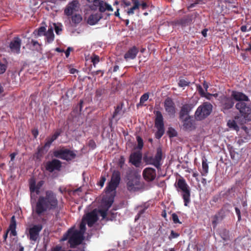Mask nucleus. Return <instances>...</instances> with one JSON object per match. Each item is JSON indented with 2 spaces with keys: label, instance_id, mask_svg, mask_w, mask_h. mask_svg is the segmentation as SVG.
<instances>
[{
  "label": "nucleus",
  "instance_id": "nucleus-3",
  "mask_svg": "<svg viewBox=\"0 0 251 251\" xmlns=\"http://www.w3.org/2000/svg\"><path fill=\"white\" fill-rule=\"evenodd\" d=\"M68 239L70 247L73 248L81 243L83 239V235L80 231L71 228L63 235L61 240L64 241Z\"/></svg>",
  "mask_w": 251,
  "mask_h": 251
},
{
  "label": "nucleus",
  "instance_id": "nucleus-13",
  "mask_svg": "<svg viewBox=\"0 0 251 251\" xmlns=\"http://www.w3.org/2000/svg\"><path fill=\"white\" fill-rule=\"evenodd\" d=\"M61 167V161L56 159H53L51 161H48L45 165L46 170L50 173H52L55 170L60 171Z\"/></svg>",
  "mask_w": 251,
  "mask_h": 251
},
{
  "label": "nucleus",
  "instance_id": "nucleus-20",
  "mask_svg": "<svg viewBox=\"0 0 251 251\" xmlns=\"http://www.w3.org/2000/svg\"><path fill=\"white\" fill-rule=\"evenodd\" d=\"M245 122L243 120H241L240 116H237L235 117L234 120H229L227 122V125L229 127L233 128V129L238 131L239 127L237 124L243 125Z\"/></svg>",
  "mask_w": 251,
  "mask_h": 251
},
{
  "label": "nucleus",
  "instance_id": "nucleus-14",
  "mask_svg": "<svg viewBox=\"0 0 251 251\" xmlns=\"http://www.w3.org/2000/svg\"><path fill=\"white\" fill-rule=\"evenodd\" d=\"M143 176L148 182L154 180L156 176L155 169L151 167L145 168L143 171Z\"/></svg>",
  "mask_w": 251,
  "mask_h": 251
},
{
  "label": "nucleus",
  "instance_id": "nucleus-51",
  "mask_svg": "<svg viewBox=\"0 0 251 251\" xmlns=\"http://www.w3.org/2000/svg\"><path fill=\"white\" fill-rule=\"evenodd\" d=\"M172 220L175 224H181V222H180L178 217L176 213H173L172 215Z\"/></svg>",
  "mask_w": 251,
  "mask_h": 251
},
{
  "label": "nucleus",
  "instance_id": "nucleus-36",
  "mask_svg": "<svg viewBox=\"0 0 251 251\" xmlns=\"http://www.w3.org/2000/svg\"><path fill=\"white\" fill-rule=\"evenodd\" d=\"M132 1L133 3V6L128 9L127 11V13L128 15L133 14L134 13V10L139 9L140 5L139 0H132Z\"/></svg>",
  "mask_w": 251,
  "mask_h": 251
},
{
  "label": "nucleus",
  "instance_id": "nucleus-4",
  "mask_svg": "<svg viewBox=\"0 0 251 251\" xmlns=\"http://www.w3.org/2000/svg\"><path fill=\"white\" fill-rule=\"evenodd\" d=\"M88 7L92 11H97L103 13L106 11H113L111 5L102 0H87Z\"/></svg>",
  "mask_w": 251,
  "mask_h": 251
},
{
  "label": "nucleus",
  "instance_id": "nucleus-33",
  "mask_svg": "<svg viewBox=\"0 0 251 251\" xmlns=\"http://www.w3.org/2000/svg\"><path fill=\"white\" fill-rule=\"evenodd\" d=\"M16 221L15 219V216H13L10 220V223L9 226V229L8 230H10V234L13 236H16L17 235V233L16 231Z\"/></svg>",
  "mask_w": 251,
  "mask_h": 251
},
{
  "label": "nucleus",
  "instance_id": "nucleus-16",
  "mask_svg": "<svg viewBox=\"0 0 251 251\" xmlns=\"http://www.w3.org/2000/svg\"><path fill=\"white\" fill-rule=\"evenodd\" d=\"M225 210L223 208L219 210L214 216L211 217L212 224L214 228H216L218 223L222 221L225 217Z\"/></svg>",
  "mask_w": 251,
  "mask_h": 251
},
{
  "label": "nucleus",
  "instance_id": "nucleus-64",
  "mask_svg": "<svg viewBox=\"0 0 251 251\" xmlns=\"http://www.w3.org/2000/svg\"><path fill=\"white\" fill-rule=\"evenodd\" d=\"M61 247L59 246H56L55 247L51 248V251H60Z\"/></svg>",
  "mask_w": 251,
  "mask_h": 251
},
{
  "label": "nucleus",
  "instance_id": "nucleus-35",
  "mask_svg": "<svg viewBox=\"0 0 251 251\" xmlns=\"http://www.w3.org/2000/svg\"><path fill=\"white\" fill-rule=\"evenodd\" d=\"M45 36H46L47 42L48 43H50L54 40V35L52 27H49L48 30L46 32Z\"/></svg>",
  "mask_w": 251,
  "mask_h": 251
},
{
  "label": "nucleus",
  "instance_id": "nucleus-25",
  "mask_svg": "<svg viewBox=\"0 0 251 251\" xmlns=\"http://www.w3.org/2000/svg\"><path fill=\"white\" fill-rule=\"evenodd\" d=\"M162 152L161 148H158L156 150V153L154 156L155 162H153V165L157 169H160L161 161L162 160Z\"/></svg>",
  "mask_w": 251,
  "mask_h": 251
},
{
  "label": "nucleus",
  "instance_id": "nucleus-58",
  "mask_svg": "<svg viewBox=\"0 0 251 251\" xmlns=\"http://www.w3.org/2000/svg\"><path fill=\"white\" fill-rule=\"evenodd\" d=\"M117 213H109V216L107 218V221H113L116 217Z\"/></svg>",
  "mask_w": 251,
  "mask_h": 251
},
{
  "label": "nucleus",
  "instance_id": "nucleus-21",
  "mask_svg": "<svg viewBox=\"0 0 251 251\" xmlns=\"http://www.w3.org/2000/svg\"><path fill=\"white\" fill-rule=\"evenodd\" d=\"M139 52V49L135 46L129 49L124 55V58L126 60H132L136 58Z\"/></svg>",
  "mask_w": 251,
  "mask_h": 251
},
{
  "label": "nucleus",
  "instance_id": "nucleus-45",
  "mask_svg": "<svg viewBox=\"0 0 251 251\" xmlns=\"http://www.w3.org/2000/svg\"><path fill=\"white\" fill-rule=\"evenodd\" d=\"M149 98V94L148 93L144 94L140 99V104L143 105L148 100Z\"/></svg>",
  "mask_w": 251,
  "mask_h": 251
},
{
  "label": "nucleus",
  "instance_id": "nucleus-30",
  "mask_svg": "<svg viewBox=\"0 0 251 251\" xmlns=\"http://www.w3.org/2000/svg\"><path fill=\"white\" fill-rule=\"evenodd\" d=\"M234 102L230 98H224L222 100L223 107L225 109H229L234 105Z\"/></svg>",
  "mask_w": 251,
  "mask_h": 251
},
{
  "label": "nucleus",
  "instance_id": "nucleus-11",
  "mask_svg": "<svg viewBox=\"0 0 251 251\" xmlns=\"http://www.w3.org/2000/svg\"><path fill=\"white\" fill-rule=\"evenodd\" d=\"M43 228L41 224L33 226L28 229V237L29 239L32 241H36L39 236V233Z\"/></svg>",
  "mask_w": 251,
  "mask_h": 251
},
{
  "label": "nucleus",
  "instance_id": "nucleus-18",
  "mask_svg": "<svg viewBox=\"0 0 251 251\" xmlns=\"http://www.w3.org/2000/svg\"><path fill=\"white\" fill-rule=\"evenodd\" d=\"M21 39L17 37H15L12 41H11L9 47L12 52L19 54L20 53V49L21 46Z\"/></svg>",
  "mask_w": 251,
  "mask_h": 251
},
{
  "label": "nucleus",
  "instance_id": "nucleus-46",
  "mask_svg": "<svg viewBox=\"0 0 251 251\" xmlns=\"http://www.w3.org/2000/svg\"><path fill=\"white\" fill-rule=\"evenodd\" d=\"M136 139L138 143L137 148L138 149L141 150L144 146L143 140L142 138L139 136H137L136 137Z\"/></svg>",
  "mask_w": 251,
  "mask_h": 251
},
{
  "label": "nucleus",
  "instance_id": "nucleus-50",
  "mask_svg": "<svg viewBox=\"0 0 251 251\" xmlns=\"http://www.w3.org/2000/svg\"><path fill=\"white\" fill-rule=\"evenodd\" d=\"M61 130L60 129L57 130L52 135L51 137H49L52 141H54L57 139L58 136L60 135Z\"/></svg>",
  "mask_w": 251,
  "mask_h": 251
},
{
  "label": "nucleus",
  "instance_id": "nucleus-32",
  "mask_svg": "<svg viewBox=\"0 0 251 251\" xmlns=\"http://www.w3.org/2000/svg\"><path fill=\"white\" fill-rule=\"evenodd\" d=\"M53 141L49 137H47L46 139V142L44 145L40 148H38V152L39 153H43V151L46 150V151H48L50 148V145Z\"/></svg>",
  "mask_w": 251,
  "mask_h": 251
},
{
  "label": "nucleus",
  "instance_id": "nucleus-9",
  "mask_svg": "<svg viewBox=\"0 0 251 251\" xmlns=\"http://www.w3.org/2000/svg\"><path fill=\"white\" fill-rule=\"evenodd\" d=\"M53 155L56 157L67 161L75 159L76 156V153L74 151L65 148L55 151L53 152Z\"/></svg>",
  "mask_w": 251,
  "mask_h": 251
},
{
  "label": "nucleus",
  "instance_id": "nucleus-56",
  "mask_svg": "<svg viewBox=\"0 0 251 251\" xmlns=\"http://www.w3.org/2000/svg\"><path fill=\"white\" fill-rule=\"evenodd\" d=\"M197 89L201 97H204L205 94L202 87L200 85H199L197 86Z\"/></svg>",
  "mask_w": 251,
  "mask_h": 251
},
{
  "label": "nucleus",
  "instance_id": "nucleus-7",
  "mask_svg": "<svg viewBox=\"0 0 251 251\" xmlns=\"http://www.w3.org/2000/svg\"><path fill=\"white\" fill-rule=\"evenodd\" d=\"M155 127L157 130L155 134L156 138L160 139L164 134L165 128L163 117L161 112L157 111L155 113Z\"/></svg>",
  "mask_w": 251,
  "mask_h": 251
},
{
  "label": "nucleus",
  "instance_id": "nucleus-61",
  "mask_svg": "<svg viewBox=\"0 0 251 251\" xmlns=\"http://www.w3.org/2000/svg\"><path fill=\"white\" fill-rule=\"evenodd\" d=\"M100 73H101V76H102L104 74V72L102 70H99L96 71H93L91 73V75L95 76L98 75Z\"/></svg>",
  "mask_w": 251,
  "mask_h": 251
},
{
  "label": "nucleus",
  "instance_id": "nucleus-63",
  "mask_svg": "<svg viewBox=\"0 0 251 251\" xmlns=\"http://www.w3.org/2000/svg\"><path fill=\"white\" fill-rule=\"evenodd\" d=\"M55 26V31L57 35L60 34V32L62 31V28L59 26H57L56 24H54Z\"/></svg>",
  "mask_w": 251,
  "mask_h": 251
},
{
  "label": "nucleus",
  "instance_id": "nucleus-8",
  "mask_svg": "<svg viewBox=\"0 0 251 251\" xmlns=\"http://www.w3.org/2000/svg\"><path fill=\"white\" fill-rule=\"evenodd\" d=\"M155 127L157 130L155 134L156 138L160 139L164 134L165 128L163 117L161 112L157 111L155 113Z\"/></svg>",
  "mask_w": 251,
  "mask_h": 251
},
{
  "label": "nucleus",
  "instance_id": "nucleus-54",
  "mask_svg": "<svg viewBox=\"0 0 251 251\" xmlns=\"http://www.w3.org/2000/svg\"><path fill=\"white\" fill-rule=\"evenodd\" d=\"M88 146L91 149L94 150L96 147L95 142L93 140H90L88 142Z\"/></svg>",
  "mask_w": 251,
  "mask_h": 251
},
{
  "label": "nucleus",
  "instance_id": "nucleus-41",
  "mask_svg": "<svg viewBox=\"0 0 251 251\" xmlns=\"http://www.w3.org/2000/svg\"><path fill=\"white\" fill-rule=\"evenodd\" d=\"M90 59L94 67H96V65L100 61L99 56L95 53L92 54Z\"/></svg>",
  "mask_w": 251,
  "mask_h": 251
},
{
  "label": "nucleus",
  "instance_id": "nucleus-38",
  "mask_svg": "<svg viewBox=\"0 0 251 251\" xmlns=\"http://www.w3.org/2000/svg\"><path fill=\"white\" fill-rule=\"evenodd\" d=\"M124 106L123 103H120L115 107V110L112 115V118H115L118 115L120 114L122 111Z\"/></svg>",
  "mask_w": 251,
  "mask_h": 251
},
{
  "label": "nucleus",
  "instance_id": "nucleus-24",
  "mask_svg": "<svg viewBox=\"0 0 251 251\" xmlns=\"http://www.w3.org/2000/svg\"><path fill=\"white\" fill-rule=\"evenodd\" d=\"M102 18L103 16L101 13L92 14L88 18L87 23L91 25H93L97 24Z\"/></svg>",
  "mask_w": 251,
  "mask_h": 251
},
{
  "label": "nucleus",
  "instance_id": "nucleus-55",
  "mask_svg": "<svg viewBox=\"0 0 251 251\" xmlns=\"http://www.w3.org/2000/svg\"><path fill=\"white\" fill-rule=\"evenodd\" d=\"M179 236V234L176 232H175L174 230H172L171 232V234L169 237L170 240H171L173 238H177Z\"/></svg>",
  "mask_w": 251,
  "mask_h": 251
},
{
  "label": "nucleus",
  "instance_id": "nucleus-59",
  "mask_svg": "<svg viewBox=\"0 0 251 251\" xmlns=\"http://www.w3.org/2000/svg\"><path fill=\"white\" fill-rule=\"evenodd\" d=\"M235 212L238 217V221L239 222L241 220L240 210L237 207L235 208Z\"/></svg>",
  "mask_w": 251,
  "mask_h": 251
},
{
  "label": "nucleus",
  "instance_id": "nucleus-53",
  "mask_svg": "<svg viewBox=\"0 0 251 251\" xmlns=\"http://www.w3.org/2000/svg\"><path fill=\"white\" fill-rule=\"evenodd\" d=\"M120 2L121 3V6L124 8L131 5V2L127 0H121Z\"/></svg>",
  "mask_w": 251,
  "mask_h": 251
},
{
  "label": "nucleus",
  "instance_id": "nucleus-27",
  "mask_svg": "<svg viewBox=\"0 0 251 251\" xmlns=\"http://www.w3.org/2000/svg\"><path fill=\"white\" fill-rule=\"evenodd\" d=\"M78 2L76 1H73L69 3L64 10V13L66 15L71 16L75 11Z\"/></svg>",
  "mask_w": 251,
  "mask_h": 251
},
{
  "label": "nucleus",
  "instance_id": "nucleus-57",
  "mask_svg": "<svg viewBox=\"0 0 251 251\" xmlns=\"http://www.w3.org/2000/svg\"><path fill=\"white\" fill-rule=\"evenodd\" d=\"M146 210V208H144L138 211V213L137 216H136L135 220L138 219L141 216V215L145 213Z\"/></svg>",
  "mask_w": 251,
  "mask_h": 251
},
{
  "label": "nucleus",
  "instance_id": "nucleus-6",
  "mask_svg": "<svg viewBox=\"0 0 251 251\" xmlns=\"http://www.w3.org/2000/svg\"><path fill=\"white\" fill-rule=\"evenodd\" d=\"M236 108L239 110L242 120L251 121V108L245 102H238L235 105Z\"/></svg>",
  "mask_w": 251,
  "mask_h": 251
},
{
  "label": "nucleus",
  "instance_id": "nucleus-31",
  "mask_svg": "<svg viewBox=\"0 0 251 251\" xmlns=\"http://www.w3.org/2000/svg\"><path fill=\"white\" fill-rule=\"evenodd\" d=\"M114 197L112 195L104 199L103 198L102 200L103 206L105 208L109 209L114 202Z\"/></svg>",
  "mask_w": 251,
  "mask_h": 251
},
{
  "label": "nucleus",
  "instance_id": "nucleus-48",
  "mask_svg": "<svg viewBox=\"0 0 251 251\" xmlns=\"http://www.w3.org/2000/svg\"><path fill=\"white\" fill-rule=\"evenodd\" d=\"M108 209L105 208L104 209H100L99 210V213L100 215L102 217V219H106L107 220V211Z\"/></svg>",
  "mask_w": 251,
  "mask_h": 251
},
{
  "label": "nucleus",
  "instance_id": "nucleus-10",
  "mask_svg": "<svg viewBox=\"0 0 251 251\" xmlns=\"http://www.w3.org/2000/svg\"><path fill=\"white\" fill-rule=\"evenodd\" d=\"M139 185V179L136 176H133V172H129L127 176V189L129 191L137 190L136 186Z\"/></svg>",
  "mask_w": 251,
  "mask_h": 251
},
{
  "label": "nucleus",
  "instance_id": "nucleus-49",
  "mask_svg": "<svg viewBox=\"0 0 251 251\" xmlns=\"http://www.w3.org/2000/svg\"><path fill=\"white\" fill-rule=\"evenodd\" d=\"M178 86L180 87H183L185 86H187L189 85L190 82L184 79H181L179 80L178 82Z\"/></svg>",
  "mask_w": 251,
  "mask_h": 251
},
{
  "label": "nucleus",
  "instance_id": "nucleus-17",
  "mask_svg": "<svg viewBox=\"0 0 251 251\" xmlns=\"http://www.w3.org/2000/svg\"><path fill=\"white\" fill-rule=\"evenodd\" d=\"M89 227H92L98 220V217L96 210H94L86 214L85 218H83Z\"/></svg>",
  "mask_w": 251,
  "mask_h": 251
},
{
  "label": "nucleus",
  "instance_id": "nucleus-15",
  "mask_svg": "<svg viewBox=\"0 0 251 251\" xmlns=\"http://www.w3.org/2000/svg\"><path fill=\"white\" fill-rule=\"evenodd\" d=\"M165 111L170 116H174L176 113V106L172 99L169 97L166 98L164 101Z\"/></svg>",
  "mask_w": 251,
  "mask_h": 251
},
{
  "label": "nucleus",
  "instance_id": "nucleus-60",
  "mask_svg": "<svg viewBox=\"0 0 251 251\" xmlns=\"http://www.w3.org/2000/svg\"><path fill=\"white\" fill-rule=\"evenodd\" d=\"M125 159L123 156H121L119 160V164L121 168H122L125 164Z\"/></svg>",
  "mask_w": 251,
  "mask_h": 251
},
{
  "label": "nucleus",
  "instance_id": "nucleus-44",
  "mask_svg": "<svg viewBox=\"0 0 251 251\" xmlns=\"http://www.w3.org/2000/svg\"><path fill=\"white\" fill-rule=\"evenodd\" d=\"M228 231L226 229H223L220 233L221 237L224 240H226L228 239Z\"/></svg>",
  "mask_w": 251,
  "mask_h": 251
},
{
  "label": "nucleus",
  "instance_id": "nucleus-5",
  "mask_svg": "<svg viewBox=\"0 0 251 251\" xmlns=\"http://www.w3.org/2000/svg\"><path fill=\"white\" fill-rule=\"evenodd\" d=\"M213 106L209 102H203L199 106L195 112V118L198 120H202L208 117L211 113Z\"/></svg>",
  "mask_w": 251,
  "mask_h": 251
},
{
  "label": "nucleus",
  "instance_id": "nucleus-1",
  "mask_svg": "<svg viewBox=\"0 0 251 251\" xmlns=\"http://www.w3.org/2000/svg\"><path fill=\"white\" fill-rule=\"evenodd\" d=\"M58 206L56 195L52 191L48 190L46 191L45 196H41L38 198L35 212L38 216H41L49 211L57 209Z\"/></svg>",
  "mask_w": 251,
  "mask_h": 251
},
{
  "label": "nucleus",
  "instance_id": "nucleus-2",
  "mask_svg": "<svg viewBox=\"0 0 251 251\" xmlns=\"http://www.w3.org/2000/svg\"><path fill=\"white\" fill-rule=\"evenodd\" d=\"M175 186L177 192H181L184 205L188 206L191 201V190L185 179L182 177L178 178L175 183Z\"/></svg>",
  "mask_w": 251,
  "mask_h": 251
},
{
  "label": "nucleus",
  "instance_id": "nucleus-62",
  "mask_svg": "<svg viewBox=\"0 0 251 251\" xmlns=\"http://www.w3.org/2000/svg\"><path fill=\"white\" fill-rule=\"evenodd\" d=\"M106 180V178L105 176H101L100 180L99 182V185L101 187H102L104 185V183Z\"/></svg>",
  "mask_w": 251,
  "mask_h": 251
},
{
  "label": "nucleus",
  "instance_id": "nucleus-34",
  "mask_svg": "<svg viewBox=\"0 0 251 251\" xmlns=\"http://www.w3.org/2000/svg\"><path fill=\"white\" fill-rule=\"evenodd\" d=\"M208 165L207 163V159L205 157L202 159V170L201 171V175L202 176H207L208 173Z\"/></svg>",
  "mask_w": 251,
  "mask_h": 251
},
{
  "label": "nucleus",
  "instance_id": "nucleus-28",
  "mask_svg": "<svg viewBox=\"0 0 251 251\" xmlns=\"http://www.w3.org/2000/svg\"><path fill=\"white\" fill-rule=\"evenodd\" d=\"M192 21V16L190 15H186L182 18L176 20V23L178 25L185 26L190 24Z\"/></svg>",
  "mask_w": 251,
  "mask_h": 251
},
{
  "label": "nucleus",
  "instance_id": "nucleus-39",
  "mask_svg": "<svg viewBox=\"0 0 251 251\" xmlns=\"http://www.w3.org/2000/svg\"><path fill=\"white\" fill-rule=\"evenodd\" d=\"M82 20V18L80 14H75L72 16V21L75 25L79 24Z\"/></svg>",
  "mask_w": 251,
  "mask_h": 251
},
{
  "label": "nucleus",
  "instance_id": "nucleus-23",
  "mask_svg": "<svg viewBox=\"0 0 251 251\" xmlns=\"http://www.w3.org/2000/svg\"><path fill=\"white\" fill-rule=\"evenodd\" d=\"M231 97L238 102H245L250 101L248 97L245 94L242 92L237 91H232Z\"/></svg>",
  "mask_w": 251,
  "mask_h": 251
},
{
  "label": "nucleus",
  "instance_id": "nucleus-26",
  "mask_svg": "<svg viewBox=\"0 0 251 251\" xmlns=\"http://www.w3.org/2000/svg\"><path fill=\"white\" fill-rule=\"evenodd\" d=\"M193 106L191 104H185L183 105L179 112V119L183 120L185 116H188L189 112L193 108Z\"/></svg>",
  "mask_w": 251,
  "mask_h": 251
},
{
  "label": "nucleus",
  "instance_id": "nucleus-12",
  "mask_svg": "<svg viewBox=\"0 0 251 251\" xmlns=\"http://www.w3.org/2000/svg\"><path fill=\"white\" fill-rule=\"evenodd\" d=\"M44 181L40 180L36 184V181L34 178L32 177L29 179V185L31 196H32L33 193L34 192L37 195L40 193V190L44 185Z\"/></svg>",
  "mask_w": 251,
  "mask_h": 251
},
{
  "label": "nucleus",
  "instance_id": "nucleus-40",
  "mask_svg": "<svg viewBox=\"0 0 251 251\" xmlns=\"http://www.w3.org/2000/svg\"><path fill=\"white\" fill-rule=\"evenodd\" d=\"M118 184L112 181H110L108 186L106 187V189L107 192H111L116 190V188L118 186Z\"/></svg>",
  "mask_w": 251,
  "mask_h": 251
},
{
  "label": "nucleus",
  "instance_id": "nucleus-52",
  "mask_svg": "<svg viewBox=\"0 0 251 251\" xmlns=\"http://www.w3.org/2000/svg\"><path fill=\"white\" fill-rule=\"evenodd\" d=\"M7 65L0 62V75L3 74L6 71Z\"/></svg>",
  "mask_w": 251,
  "mask_h": 251
},
{
  "label": "nucleus",
  "instance_id": "nucleus-43",
  "mask_svg": "<svg viewBox=\"0 0 251 251\" xmlns=\"http://www.w3.org/2000/svg\"><path fill=\"white\" fill-rule=\"evenodd\" d=\"M167 133L170 137H174L177 136V132L173 127H169Z\"/></svg>",
  "mask_w": 251,
  "mask_h": 251
},
{
  "label": "nucleus",
  "instance_id": "nucleus-19",
  "mask_svg": "<svg viewBox=\"0 0 251 251\" xmlns=\"http://www.w3.org/2000/svg\"><path fill=\"white\" fill-rule=\"evenodd\" d=\"M142 158V154L140 152L132 153L129 156V162L136 167H139Z\"/></svg>",
  "mask_w": 251,
  "mask_h": 251
},
{
  "label": "nucleus",
  "instance_id": "nucleus-42",
  "mask_svg": "<svg viewBox=\"0 0 251 251\" xmlns=\"http://www.w3.org/2000/svg\"><path fill=\"white\" fill-rule=\"evenodd\" d=\"M79 228L80 230L78 231L82 232V234L83 235L86 230V222L84 221V218H83L80 224Z\"/></svg>",
  "mask_w": 251,
  "mask_h": 251
},
{
  "label": "nucleus",
  "instance_id": "nucleus-29",
  "mask_svg": "<svg viewBox=\"0 0 251 251\" xmlns=\"http://www.w3.org/2000/svg\"><path fill=\"white\" fill-rule=\"evenodd\" d=\"M183 122V128L187 130H191L194 127L193 121L191 119L190 116H186V118L181 120Z\"/></svg>",
  "mask_w": 251,
  "mask_h": 251
},
{
  "label": "nucleus",
  "instance_id": "nucleus-47",
  "mask_svg": "<svg viewBox=\"0 0 251 251\" xmlns=\"http://www.w3.org/2000/svg\"><path fill=\"white\" fill-rule=\"evenodd\" d=\"M46 27L44 26H41L38 28L37 30V34L38 36H41L42 35H45L46 32Z\"/></svg>",
  "mask_w": 251,
  "mask_h": 251
},
{
  "label": "nucleus",
  "instance_id": "nucleus-22",
  "mask_svg": "<svg viewBox=\"0 0 251 251\" xmlns=\"http://www.w3.org/2000/svg\"><path fill=\"white\" fill-rule=\"evenodd\" d=\"M28 48L31 50L40 52L42 49L41 45L37 41L34 39L28 40V42L26 45Z\"/></svg>",
  "mask_w": 251,
  "mask_h": 251
},
{
  "label": "nucleus",
  "instance_id": "nucleus-37",
  "mask_svg": "<svg viewBox=\"0 0 251 251\" xmlns=\"http://www.w3.org/2000/svg\"><path fill=\"white\" fill-rule=\"evenodd\" d=\"M121 180V174L118 171H114L111 178V181L119 184Z\"/></svg>",
  "mask_w": 251,
  "mask_h": 251
}]
</instances>
